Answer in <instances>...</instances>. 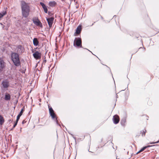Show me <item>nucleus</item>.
<instances>
[{
	"instance_id": "nucleus-25",
	"label": "nucleus",
	"mask_w": 159,
	"mask_h": 159,
	"mask_svg": "<svg viewBox=\"0 0 159 159\" xmlns=\"http://www.w3.org/2000/svg\"><path fill=\"white\" fill-rule=\"evenodd\" d=\"M17 123L16 122H15L14 124V125L13 127V128L12 129L14 128L17 125Z\"/></svg>"
},
{
	"instance_id": "nucleus-16",
	"label": "nucleus",
	"mask_w": 159,
	"mask_h": 159,
	"mask_svg": "<svg viewBox=\"0 0 159 159\" xmlns=\"http://www.w3.org/2000/svg\"><path fill=\"white\" fill-rule=\"evenodd\" d=\"M57 4V3L54 1L50 2L49 3V5L51 7H54Z\"/></svg>"
},
{
	"instance_id": "nucleus-15",
	"label": "nucleus",
	"mask_w": 159,
	"mask_h": 159,
	"mask_svg": "<svg viewBox=\"0 0 159 159\" xmlns=\"http://www.w3.org/2000/svg\"><path fill=\"white\" fill-rule=\"evenodd\" d=\"M34 23L36 25L38 26H39L41 27H42L43 26L42 23L39 20L37 21H34Z\"/></svg>"
},
{
	"instance_id": "nucleus-24",
	"label": "nucleus",
	"mask_w": 159,
	"mask_h": 159,
	"mask_svg": "<svg viewBox=\"0 0 159 159\" xmlns=\"http://www.w3.org/2000/svg\"><path fill=\"white\" fill-rule=\"evenodd\" d=\"M146 148V147L145 146V147H144L143 148H142L141 149L142 151H143L144 150H145Z\"/></svg>"
},
{
	"instance_id": "nucleus-19",
	"label": "nucleus",
	"mask_w": 159,
	"mask_h": 159,
	"mask_svg": "<svg viewBox=\"0 0 159 159\" xmlns=\"http://www.w3.org/2000/svg\"><path fill=\"white\" fill-rule=\"evenodd\" d=\"M126 122V118H124L122 119L121 120V123L122 125H125V124Z\"/></svg>"
},
{
	"instance_id": "nucleus-10",
	"label": "nucleus",
	"mask_w": 159,
	"mask_h": 159,
	"mask_svg": "<svg viewBox=\"0 0 159 159\" xmlns=\"http://www.w3.org/2000/svg\"><path fill=\"white\" fill-rule=\"evenodd\" d=\"M82 30V26L81 25H79L76 29V32L74 34V35L76 36L77 34H80Z\"/></svg>"
},
{
	"instance_id": "nucleus-22",
	"label": "nucleus",
	"mask_w": 159,
	"mask_h": 159,
	"mask_svg": "<svg viewBox=\"0 0 159 159\" xmlns=\"http://www.w3.org/2000/svg\"><path fill=\"white\" fill-rule=\"evenodd\" d=\"M38 20H39L38 18L35 17H34L33 18L32 20H33V22L34 23V21H37Z\"/></svg>"
},
{
	"instance_id": "nucleus-4",
	"label": "nucleus",
	"mask_w": 159,
	"mask_h": 159,
	"mask_svg": "<svg viewBox=\"0 0 159 159\" xmlns=\"http://www.w3.org/2000/svg\"><path fill=\"white\" fill-rule=\"evenodd\" d=\"M73 45L76 48H82V40L80 37L75 38L74 41Z\"/></svg>"
},
{
	"instance_id": "nucleus-33",
	"label": "nucleus",
	"mask_w": 159,
	"mask_h": 159,
	"mask_svg": "<svg viewBox=\"0 0 159 159\" xmlns=\"http://www.w3.org/2000/svg\"><path fill=\"white\" fill-rule=\"evenodd\" d=\"M116 98H118V96L117 94H116Z\"/></svg>"
},
{
	"instance_id": "nucleus-13",
	"label": "nucleus",
	"mask_w": 159,
	"mask_h": 159,
	"mask_svg": "<svg viewBox=\"0 0 159 159\" xmlns=\"http://www.w3.org/2000/svg\"><path fill=\"white\" fill-rule=\"evenodd\" d=\"M33 43L35 46H37L39 45V42L38 38H34L33 39Z\"/></svg>"
},
{
	"instance_id": "nucleus-44",
	"label": "nucleus",
	"mask_w": 159,
	"mask_h": 159,
	"mask_svg": "<svg viewBox=\"0 0 159 159\" xmlns=\"http://www.w3.org/2000/svg\"><path fill=\"white\" fill-rule=\"evenodd\" d=\"M88 151H89V152H90L89 151V150H88Z\"/></svg>"
},
{
	"instance_id": "nucleus-17",
	"label": "nucleus",
	"mask_w": 159,
	"mask_h": 159,
	"mask_svg": "<svg viewBox=\"0 0 159 159\" xmlns=\"http://www.w3.org/2000/svg\"><path fill=\"white\" fill-rule=\"evenodd\" d=\"M24 111V107L22 108L19 114L17 115V117L20 118V117L22 115Z\"/></svg>"
},
{
	"instance_id": "nucleus-26",
	"label": "nucleus",
	"mask_w": 159,
	"mask_h": 159,
	"mask_svg": "<svg viewBox=\"0 0 159 159\" xmlns=\"http://www.w3.org/2000/svg\"><path fill=\"white\" fill-rule=\"evenodd\" d=\"M44 60L43 61V63L44 62V63H46L47 61V60H46V57L45 56H44Z\"/></svg>"
},
{
	"instance_id": "nucleus-28",
	"label": "nucleus",
	"mask_w": 159,
	"mask_h": 159,
	"mask_svg": "<svg viewBox=\"0 0 159 159\" xmlns=\"http://www.w3.org/2000/svg\"><path fill=\"white\" fill-rule=\"evenodd\" d=\"M20 118L19 117H17V118H16V123H18V121L19 120V119H20Z\"/></svg>"
},
{
	"instance_id": "nucleus-37",
	"label": "nucleus",
	"mask_w": 159,
	"mask_h": 159,
	"mask_svg": "<svg viewBox=\"0 0 159 159\" xmlns=\"http://www.w3.org/2000/svg\"><path fill=\"white\" fill-rule=\"evenodd\" d=\"M86 49L88 50V51H89L91 53H92L89 50L87 49Z\"/></svg>"
},
{
	"instance_id": "nucleus-32",
	"label": "nucleus",
	"mask_w": 159,
	"mask_h": 159,
	"mask_svg": "<svg viewBox=\"0 0 159 159\" xmlns=\"http://www.w3.org/2000/svg\"><path fill=\"white\" fill-rule=\"evenodd\" d=\"M159 143V140L158 141L155 142V143Z\"/></svg>"
},
{
	"instance_id": "nucleus-2",
	"label": "nucleus",
	"mask_w": 159,
	"mask_h": 159,
	"mask_svg": "<svg viewBox=\"0 0 159 159\" xmlns=\"http://www.w3.org/2000/svg\"><path fill=\"white\" fill-rule=\"evenodd\" d=\"M11 59L14 65L16 66L20 65L19 55L17 52H12L11 54Z\"/></svg>"
},
{
	"instance_id": "nucleus-45",
	"label": "nucleus",
	"mask_w": 159,
	"mask_h": 159,
	"mask_svg": "<svg viewBox=\"0 0 159 159\" xmlns=\"http://www.w3.org/2000/svg\"><path fill=\"white\" fill-rule=\"evenodd\" d=\"M4 26L3 27V28H4Z\"/></svg>"
},
{
	"instance_id": "nucleus-7",
	"label": "nucleus",
	"mask_w": 159,
	"mask_h": 159,
	"mask_svg": "<svg viewBox=\"0 0 159 159\" xmlns=\"http://www.w3.org/2000/svg\"><path fill=\"white\" fill-rule=\"evenodd\" d=\"M54 20V18L53 17L46 18V20L50 28H51L52 26Z\"/></svg>"
},
{
	"instance_id": "nucleus-31",
	"label": "nucleus",
	"mask_w": 159,
	"mask_h": 159,
	"mask_svg": "<svg viewBox=\"0 0 159 159\" xmlns=\"http://www.w3.org/2000/svg\"><path fill=\"white\" fill-rule=\"evenodd\" d=\"M142 152L141 150V149H140L139 152H137V154H138L139 153H140V152Z\"/></svg>"
},
{
	"instance_id": "nucleus-9",
	"label": "nucleus",
	"mask_w": 159,
	"mask_h": 159,
	"mask_svg": "<svg viewBox=\"0 0 159 159\" xmlns=\"http://www.w3.org/2000/svg\"><path fill=\"white\" fill-rule=\"evenodd\" d=\"M113 123L115 124H118L120 120L119 116L116 115L113 116Z\"/></svg>"
},
{
	"instance_id": "nucleus-21",
	"label": "nucleus",
	"mask_w": 159,
	"mask_h": 159,
	"mask_svg": "<svg viewBox=\"0 0 159 159\" xmlns=\"http://www.w3.org/2000/svg\"><path fill=\"white\" fill-rule=\"evenodd\" d=\"M1 13L2 14V15L3 16H3L7 14V12L6 11L3 10Z\"/></svg>"
},
{
	"instance_id": "nucleus-6",
	"label": "nucleus",
	"mask_w": 159,
	"mask_h": 159,
	"mask_svg": "<svg viewBox=\"0 0 159 159\" xmlns=\"http://www.w3.org/2000/svg\"><path fill=\"white\" fill-rule=\"evenodd\" d=\"M33 56L35 59L36 60H38L41 58V54L38 51H36L33 54Z\"/></svg>"
},
{
	"instance_id": "nucleus-43",
	"label": "nucleus",
	"mask_w": 159,
	"mask_h": 159,
	"mask_svg": "<svg viewBox=\"0 0 159 159\" xmlns=\"http://www.w3.org/2000/svg\"><path fill=\"white\" fill-rule=\"evenodd\" d=\"M0 24H1V25H2V23H0Z\"/></svg>"
},
{
	"instance_id": "nucleus-12",
	"label": "nucleus",
	"mask_w": 159,
	"mask_h": 159,
	"mask_svg": "<svg viewBox=\"0 0 159 159\" xmlns=\"http://www.w3.org/2000/svg\"><path fill=\"white\" fill-rule=\"evenodd\" d=\"M40 4L43 8L44 12L46 13H48V9L45 4L42 2H40Z\"/></svg>"
},
{
	"instance_id": "nucleus-27",
	"label": "nucleus",
	"mask_w": 159,
	"mask_h": 159,
	"mask_svg": "<svg viewBox=\"0 0 159 159\" xmlns=\"http://www.w3.org/2000/svg\"><path fill=\"white\" fill-rule=\"evenodd\" d=\"M153 146H154V145H148L146 146L145 147H146V148H149L150 147H153Z\"/></svg>"
},
{
	"instance_id": "nucleus-5",
	"label": "nucleus",
	"mask_w": 159,
	"mask_h": 159,
	"mask_svg": "<svg viewBox=\"0 0 159 159\" xmlns=\"http://www.w3.org/2000/svg\"><path fill=\"white\" fill-rule=\"evenodd\" d=\"M16 50L18 54H21L24 52L25 49L21 45H19L17 46Z\"/></svg>"
},
{
	"instance_id": "nucleus-39",
	"label": "nucleus",
	"mask_w": 159,
	"mask_h": 159,
	"mask_svg": "<svg viewBox=\"0 0 159 159\" xmlns=\"http://www.w3.org/2000/svg\"><path fill=\"white\" fill-rule=\"evenodd\" d=\"M62 126H63V127H65V126H64L63 125H62Z\"/></svg>"
},
{
	"instance_id": "nucleus-36",
	"label": "nucleus",
	"mask_w": 159,
	"mask_h": 159,
	"mask_svg": "<svg viewBox=\"0 0 159 159\" xmlns=\"http://www.w3.org/2000/svg\"><path fill=\"white\" fill-rule=\"evenodd\" d=\"M50 12L49 11H48V15H50Z\"/></svg>"
},
{
	"instance_id": "nucleus-11",
	"label": "nucleus",
	"mask_w": 159,
	"mask_h": 159,
	"mask_svg": "<svg viewBox=\"0 0 159 159\" xmlns=\"http://www.w3.org/2000/svg\"><path fill=\"white\" fill-rule=\"evenodd\" d=\"M2 84L4 88H7L9 86V82L6 80L3 81L2 82Z\"/></svg>"
},
{
	"instance_id": "nucleus-35",
	"label": "nucleus",
	"mask_w": 159,
	"mask_h": 159,
	"mask_svg": "<svg viewBox=\"0 0 159 159\" xmlns=\"http://www.w3.org/2000/svg\"><path fill=\"white\" fill-rule=\"evenodd\" d=\"M154 146H159V145H158L157 144H156V145H154Z\"/></svg>"
},
{
	"instance_id": "nucleus-41",
	"label": "nucleus",
	"mask_w": 159,
	"mask_h": 159,
	"mask_svg": "<svg viewBox=\"0 0 159 159\" xmlns=\"http://www.w3.org/2000/svg\"><path fill=\"white\" fill-rule=\"evenodd\" d=\"M101 18H102V19H103V17H102V16H101Z\"/></svg>"
},
{
	"instance_id": "nucleus-30",
	"label": "nucleus",
	"mask_w": 159,
	"mask_h": 159,
	"mask_svg": "<svg viewBox=\"0 0 159 159\" xmlns=\"http://www.w3.org/2000/svg\"><path fill=\"white\" fill-rule=\"evenodd\" d=\"M150 144H155V142H151L149 143Z\"/></svg>"
},
{
	"instance_id": "nucleus-42",
	"label": "nucleus",
	"mask_w": 159,
	"mask_h": 159,
	"mask_svg": "<svg viewBox=\"0 0 159 159\" xmlns=\"http://www.w3.org/2000/svg\"><path fill=\"white\" fill-rule=\"evenodd\" d=\"M93 25V24L92 25H91V26H92Z\"/></svg>"
},
{
	"instance_id": "nucleus-29",
	"label": "nucleus",
	"mask_w": 159,
	"mask_h": 159,
	"mask_svg": "<svg viewBox=\"0 0 159 159\" xmlns=\"http://www.w3.org/2000/svg\"><path fill=\"white\" fill-rule=\"evenodd\" d=\"M2 17H3V16L2 15L1 13H0V19Z\"/></svg>"
},
{
	"instance_id": "nucleus-34",
	"label": "nucleus",
	"mask_w": 159,
	"mask_h": 159,
	"mask_svg": "<svg viewBox=\"0 0 159 159\" xmlns=\"http://www.w3.org/2000/svg\"><path fill=\"white\" fill-rule=\"evenodd\" d=\"M24 123H25V121H24V120H23L22 122V123L24 124Z\"/></svg>"
},
{
	"instance_id": "nucleus-8",
	"label": "nucleus",
	"mask_w": 159,
	"mask_h": 159,
	"mask_svg": "<svg viewBox=\"0 0 159 159\" xmlns=\"http://www.w3.org/2000/svg\"><path fill=\"white\" fill-rule=\"evenodd\" d=\"M5 66V63L3 60L0 58V72L2 71Z\"/></svg>"
},
{
	"instance_id": "nucleus-14",
	"label": "nucleus",
	"mask_w": 159,
	"mask_h": 159,
	"mask_svg": "<svg viewBox=\"0 0 159 159\" xmlns=\"http://www.w3.org/2000/svg\"><path fill=\"white\" fill-rule=\"evenodd\" d=\"M4 99L6 101H9L11 99V95L8 93H6L5 94Z\"/></svg>"
},
{
	"instance_id": "nucleus-3",
	"label": "nucleus",
	"mask_w": 159,
	"mask_h": 159,
	"mask_svg": "<svg viewBox=\"0 0 159 159\" xmlns=\"http://www.w3.org/2000/svg\"><path fill=\"white\" fill-rule=\"evenodd\" d=\"M48 107L49 114L52 119L56 122V123L57 125L60 126V125L59 124L58 121L57 120L56 115L55 114L54 111L51 107H50L49 105H48Z\"/></svg>"
},
{
	"instance_id": "nucleus-38",
	"label": "nucleus",
	"mask_w": 159,
	"mask_h": 159,
	"mask_svg": "<svg viewBox=\"0 0 159 159\" xmlns=\"http://www.w3.org/2000/svg\"><path fill=\"white\" fill-rule=\"evenodd\" d=\"M11 121V120H9V122H10Z\"/></svg>"
},
{
	"instance_id": "nucleus-23",
	"label": "nucleus",
	"mask_w": 159,
	"mask_h": 159,
	"mask_svg": "<svg viewBox=\"0 0 159 159\" xmlns=\"http://www.w3.org/2000/svg\"><path fill=\"white\" fill-rule=\"evenodd\" d=\"M68 133H69V134H70L73 137V138L75 140V143H76V137H75L74 136V135L73 134H70L69 132H68Z\"/></svg>"
},
{
	"instance_id": "nucleus-20",
	"label": "nucleus",
	"mask_w": 159,
	"mask_h": 159,
	"mask_svg": "<svg viewBox=\"0 0 159 159\" xmlns=\"http://www.w3.org/2000/svg\"><path fill=\"white\" fill-rule=\"evenodd\" d=\"M146 130L145 129H144L141 131V133H142V135L143 136H145V133L146 132Z\"/></svg>"
},
{
	"instance_id": "nucleus-1",
	"label": "nucleus",
	"mask_w": 159,
	"mask_h": 159,
	"mask_svg": "<svg viewBox=\"0 0 159 159\" xmlns=\"http://www.w3.org/2000/svg\"><path fill=\"white\" fill-rule=\"evenodd\" d=\"M21 7L22 16L25 18H27L29 16L30 11L29 4L23 1H21Z\"/></svg>"
},
{
	"instance_id": "nucleus-40",
	"label": "nucleus",
	"mask_w": 159,
	"mask_h": 159,
	"mask_svg": "<svg viewBox=\"0 0 159 159\" xmlns=\"http://www.w3.org/2000/svg\"><path fill=\"white\" fill-rule=\"evenodd\" d=\"M61 0L62 1H64L65 0Z\"/></svg>"
},
{
	"instance_id": "nucleus-18",
	"label": "nucleus",
	"mask_w": 159,
	"mask_h": 159,
	"mask_svg": "<svg viewBox=\"0 0 159 159\" xmlns=\"http://www.w3.org/2000/svg\"><path fill=\"white\" fill-rule=\"evenodd\" d=\"M4 122V120L3 117L0 115V125H2Z\"/></svg>"
}]
</instances>
